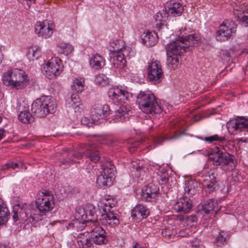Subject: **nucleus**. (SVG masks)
Segmentation results:
<instances>
[{"label":"nucleus","mask_w":248,"mask_h":248,"mask_svg":"<svg viewBox=\"0 0 248 248\" xmlns=\"http://www.w3.org/2000/svg\"><path fill=\"white\" fill-rule=\"evenodd\" d=\"M75 216V219L69 223V227L77 230H82L85 228L86 223L93 224L92 227L93 228L92 232L93 233V235L92 238L93 243L97 245L107 243L106 231L102 227L97 226L96 215L93 212H88L82 207H79L77 209Z\"/></svg>","instance_id":"1"},{"label":"nucleus","mask_w":248,"mask_h":248,"mask_svg":"<svg viewBox=\"0 0 248 248\" xmlns=\"http://www.w3.org/2000/svg\"><path fill=\"white\" fill-rule=\"evenodd\" d=\"M139 108L150 117L159 118L163 109L155 95L150 91L140 92L137 99Z\"/></svg>","instance_id":"2"},{"label":"nucleus","mask_w":248,"mask_h":248,"mask_svg":"<svg viewBox=\"0 0 248 248\" xmlns=\"http://www.w3.org/2000/svg\"><path fill=\"white\" fill-rule=\"evenodd\" d=\"M226 126L231 135H239L242 136L236 139L238 142H248V119L243 116H234L230 119Z\"/></svg>","instance_id":"3"},{"label":"nucleus","mask_w":248,"mask_h":248,"mask_svg":"<svg viewBox=\"0 0 248 248\" xmlns=\"http://www.w3.org/2000/svg\"><path fill=\"white\" fill-rule=\"evenodd\" d=\"M28 78V75L23 70L13 68L3 74L2 80L5 85L13 89L20 90L27 86Z\"/></svg>","instance_id":"4"},{"label":"nucleus","mask_w":248,"mask_h":248,"mask_svg":"<svg viewBox=\"0 0 248 248\" xmlns=\"http://www.w3.org/2000/svg\"><path fill=\"white\" fill-rule=\"evenodd\" d=\"M115 204L116 202L113 200L107 199L100 202L98 204L99 210L102 214L100 220L103 225L113 227L119 224L117 214H114L111 211Z\"/></svg>","instance_id":"5"},{"label":"nucleus","mask_w":248,"mask_h":248,"mask_svg":"<svg viewBox=\"0 0 248 248\" xmlns=\"http://www.w3.org/2000/svg\"><path fill=\"white\" fill-rule=\"evenodd\" d=\"M209 159L215 166H222L224 169L232 170L235 166L234 157L218 147H214L211 149Z\"/></svg>","instance_id":"6"},{"label":"nucleus","mask_w":248,"mask_h":248,"mask_svg":"<svg viewBox=\"0 0 248 248\" xmlns=\"http://www.w3.org/2000/svg\"><path fill=\"white\" fill-rule=\"evenodd\" d=\"M84 154L87 158L94 163L97 162L100 159V154L98 151L96 149V146L93 145H87L84 148V151L82 153L77 152L76 151L72 153V156L68 158V160H64L62 163L66 164H74L78 161L77 159H80L83 156Z\"/></svg>","instance_id":"7"},{"label":"nucleus","mask_w":248,"mask_h":248,"mask_svg":"<svg viewBox=\"0 0 248 248\" xmlns=\"http://www.w3.org/2000/svg\"><path fill=\"white\" fill-rule=\"evenodd\" d=\"M115 172L116 169L113 165L109 164L103 168L102 171L96 178V186L103 189L110 186L115 179Z\"/></svg>","instance_id":"8"},{"label":"nucleus","mask_w":248,"mask_h":248,"mask_svg":"<svg viewBox=\"0 0 248 248\" xmlns=\"http://www.w3.org/2000/svg\"><path fill=\"white\" fill-rule=\"evenodd\" d=\"M28 206L26 203H18L15 204L13 207L12 218L14 222L19 221L20 223L23 221L30 222V218H31L32 221L41 220L37 217H33L32 213L28 216Z\"/></svg>","instance_id":"9"},{"label":"nucleus","mask_w":248,"mask_h":248,"mask_svg":"<svg viewBox=\"0 0 248 248\" xmlns=\"http://www.w3.org/2000/svg\"><path fill=\"white\" fill-rule=\"evenodd\" d=\"M147 75L148 80L154 84H158L161 82L163 78L164 74L159 61L155 60L148 62Z\"/></svg>","instance_id":"10"},{"label":"nucleus","mask_w":248,"mask_h":248,"mask_svg":"<svg viewBox=\"0 0 248 248\" xmlns=\"http://www.w3.org/2000/svg\"><path fill=\"white\" fill-rule=\"evenodd\" d=\"M236 25L231 20L224 21L217 31L216 38L217 40L225 41L235 33Z\"/></svg>","instance_id":"11"},{"label":"nucleus","mask_w":248,"mask_h":248,"mask_svg":"<svg viewBox=\"0 0 248 248\" xmlns=\"http://www.w3.org/2000/svg\"><path fill=\"white\" fill-rule=\"evenodd\" d=\"M108 96L114 103H122L127 100L131 94L126 87L114 86L109 89Z\"/></svg>","instance_id":"12"},{"label":"nucleus","mask_w":248,"mask_h":248,"mask_svg":"<svg viewBox=\"0 0 248 248\" xmlns=\"http://www.w3.org/2000/svg\"><path fill=\"white\" fill-rule=\"evenodd\" d=\"M201 174L202 180L205 183L204 186L207 192L210 193L218 189L219 185L216 180V174L214 170H210L208 171L206 170H203Z\"/></svg>","instance_id":"13"},{"label":"nucleus","mask_w":248,"mask_h":248,"mask_svg":"<svg viewBox=\"0 0 248 248\" xmlns=\"http://www.w3.org/2000/svg\"><path fill=\"white\" fill-rule=\"evenodd\" d=\"M63 69L62 61L58 57H52L47 62V78L52 79L59 76Z\"/></svg>","instance_id":"14"},{"label":"nucleus","mask_w":248,"mask_h":248,"mask_svg":"<svg viewBox=\"0 0 248 248\" xmlns=\"http://www.w3.org/2000/svg\"><path fill=\"white\" fill-rule=\"evenodd\" d=\"M158 194V186L154 184H149L141 190L140 198L145 202H155L157 199Z\"/></svg>","instance_id":"15"},{"label":"nucleus","mask_w":248,"mask_h":248,"mask_svg":"<svg viewBox=\"0 0 248 248\" xmlns=\"http://www.w3.org/2000/svg\"><path fill=\"white\" fill-rule=\"evenodd\" d=\"M110 109L108 105H97L91 111V119L93 120L94 125L97 124L99 121L110 114Z\"/></svg>","instance_id":"16"},{"label":"nucleus","mask_w":248,"mask_h":248,"mask_svg":"<svg viewBox=\"0 0 248 248\" xmlns=\"http://www.w3.org/2000/svg\"><path fill=\"white\" fill-rule=\"evenodd\" d=\"M183 41H184V39L182 37L179 36L174 41L167 44L166 46L167 55L180 56L186 48Z\"/></svg>","instance_id":"17"},{"label":"nucleus","mask_w":248,"mask_h":248,"mask_svg":"<svg viewBox=\"0 0 248 248\" xmlns=\"http://www.w3.org/2000/svg\"><path fill=\"white\" fill-rule=\"evenodd\" d=\"M46 96H42L36 99L31 105V112L38 117L46 116Z\"/></svg>","instance_id":"18"},{"label":"nucleus","mask_w":248,"mask_h":248,"mask_svg":"<svg viewBox=\"0 0 248 248\" xmlns=\"http://www.w3.org/2000/svg\"><path fill=\"white\" fill-rule=\"evenodd\" d=\"M130 109L128 107L124 106L120 107L115 111L110 114V122L117 123L118 122H123L128 118L129 116Z\"/></svg>","instance_id":"19"},{"label":"nucleus","mask_w":248,"mask_h":248,"mask_svg":"<svg viewBox=\"0 0 248 248\" xmlns=\"http://www.w3.org/2000/svg\"><path fill=\"white\" fill-rule=\"evenodd\" d=\"M185 134L184 131L177 132L176 131H173L171 133L170 136H159L157 137H153L152 138V141L153 144V147L151 148H154L155 147L161 145L165 140H171L174 141L181 137Z\"/></svg>","instance_id":"20"},{"label":"nucleus","mask_w":248,"mask_h":248,"mask_svg":"<svg viewBox=\"0 0 248 248\" xmlns=\"http://www.w3.org/2000/svg\"><path fill=\"white\" fill-rule=\"evenodd\" d=\"M46 190H40L37 194L35 201L36 206L40 216H45L46 211Z\"/></svg>","instance_id":"21"},{"label":"nucleus","mask_w":248,"mask_h":248,"mask_svg":"<svg viewBox=\"0 0 248 248\" xmlns=\"http://www.w3.org/2000/svg\"><path fill=\"white\" fill-rule=\"evenodd\" d=\"M74 237L77 240L79 248H93V247L92 237L88 232H80L76 236H74Z\"/></svg>","instance_id":"22"},{"label":"nucleus","mask_w":248,"mask_h":248,"mask_svg":"<svg viewBox=\"0 0 248 248\" xmlns=\"http://www.w3.org/2000/svg\"><path fill=\"white\" fill-rule=\"evenodd\" d=\"M234 13L241 24L248 26V7L244 5L239 6L236 4L234 7Z\"/></svg>","instance_id":"23"},{"label":"nucleus","mask_w":248,"mask_h":248,"mask_svg":"<svg viewBox=\"0 0 248 248\" xmlns=\"http://www.w3.org/2000/svg\"><path fill=\"white\" fill-rule=\"evenodd\" d=\"M192 207V202L186 196L180 198L173 205V209L177 212L186 213Z\"/></svg>","instance_id":"24"},{"label":"nucleus","mask_w":248,"mask_h":248,"mask_svg":"<svg viewBox=\"0 0 248 248\" xmlns=\"http://www.w3.org/2000/svg\"><path fill=\"white\" fill-rule=\"evenodd\" d=\"M140 38L144 45L150 46H155L158 40L157 34L155 31L149 30L144 31L140 35Z\"/></svg>","instance_id":"25"},{"label":"nucleus","mask_w":248,"mask_h":248,"mask_svg":"<svg viewBox=\"0 0 248 248\" xmlns=\"http://www.w3.org/2000/svg\"><path fill=\"white\" fill-rule=\"evenodd\" d=\"M108 48L110 52L114 54L118 53V52H124V53H130V51H131L130 47L125 46L124 42L121 39H117L110 42Z\"/></svg>","instance_id":"26"},{"label":"nucleus","mask_w":248,"mask_h":248,"mask_svg":"<svg viewBox=\"0 0 248 248\" xmlns=\"http://www.w3.org/2000/svg\"><path fill=\"white\" fill-rule=\"evenodd\" d=\"M134 52L133 51H130V53L126 52L124 53V52H119L113 54V64L114 67L117 69H121L124 67L126 63V60L125 56L126 55L128 57H131L134 56Z\"/></svg>","instance_id":"27"},{"label":"nucleus","mask_w":248,"mask_h":248,"mask_svg":"<svg viewBox=\"0 0 248 248\" xmlns=\"http://www.w3.org/2000/svg\"><path fill=\"white\" fill-rule=\"evenodd\" d=\"M167 5L168 14L172 16H179L183 12V6L179 2L171 0L167 3Z\"/></svg>","instance_id":"28"},{"label":"nucleus","mask_w":248,"mask_h":248,"mask_svg":"<svg viewBox=\"0 0 248 248\" xmlns=\"http://www.w3.org/2000/svg\"><path fill=\"white\" fill-rule=\"evenodd\" d=\"M149 214L147 207L142 204L136 205L131 211V217L134 219H141L146 218Z\"/></svg>","instance_id":"29"},{"label":"nucleus","mask_w":248,"mask_h":248,"mask_svg":"<svg viewBox=\"0 0 248 248\" xmlns=\"http://www.w3.org/2000/svg\"><path fill=\"white\" fill-rule=\"evenodd\" d=\"M177 233V230L174 225L167 223L162 226L161 234L167 240L174 241Z\"/></svg>","instance_id":"30"},{"label":"nucleus","mask_w":248,"mask_h":248,"mask_svg":"<svg viewBox=\"0 0 248 248\" xmlns=\"http://www.w3.org/2000/svg\"><path fill=\"white\" fill-rule=\"evenodd\" d=\"M132 168V171H135V175L136 177L140 178V180H143L145 178L147 168L142 166V162L139 160L134 161L131 163Z\"/></svg>","instance_id":"31"},{"label":"nucleus","mask_w":248,"mask_h":248,"mask_svg":"<svg viewBox=\"0 0 248 248\" xmlns=\"http://www.w3.org/2000/svg\"><path fill=\"white\" fill-rule=\"evenodd\" d=\"M199 184L195 180H189L185 182L184 186L185 194L191 197L195 195L198 188H200Z\"/></svg>","instance_id":"32"},{"label":"nucleus","mask_w":248,"mask_h":248,"mask_svg":"<svg viewBox=\"0 0 248 248\" xmlns=\"http://www.w3.org/2000/svg\"><path fill=\"white\" fill-rule=\"evenodd\" d=\"M90 66L94 69H100L105 64L104 58L97 53L93 55L89 59Z\"/></svg>","instance_id":"33"},{"label":"nucleus","mask_w":248,"mask_h":248,"mask_svg":"<svg viewBox=\"0 0 248 248\" xmlns=\"http://www.w3.org/2000/svg\"><path fill=\"white\" fill-rule=\"evenodd\" d=\"M218 210L217 201L215 199H210L204 202L201 205V211L206 214H210L211 212Z\"/></svg>","instance_id":"34"},{"label":"nucleus","mask_w":248,"mask_h":248,"mask_svg":"<svg viewBox=\"0 0 248 248\" xmlns=\"http://www.w3.org/2000/svg\"><path fill=\"white\" fill-rule=\"evenodd\" d=\"M74 46L70 44L62 42L57 45V50L60 54L67 56L74 51Z\"/></svg>","instance_id":"35"},{"label":"nucleus","mask_w":248,"mask_h":248,"mask_svg":"<svg viewBox=\"0 0 248 248\" xmlns=\"http://www.w3.org/2000/svg\"><path fill=\"white\" fill-rule=\"evenodd\" d=\"M67 101H68L69 107H72L74 109L75 112L80 113L82 110L83 106L80 103L79 97L78 94H72L70 99Z\"/></svg>","instance_id":"36"},{"label":"nucleus","mask_w":248,"mask_h":248,"mask_svg":"<svg viewBox=\"0 0 248 248\" xmlns=\"http://www.w3.org/2000/svg\"><path fill=\"white\" fill-rule=\"evenodd\" d=\"M168 13L163 10L159 11L154 16L156 26L159 29L165 28V22L168 19Z\"/></svg>","instance_id":"37"},{"label":"nucleus","mask_w":248,"mask_h":248,"mask_svg":"<svg viewBox=\"0 0 248 248\" xmlns=\"http://www.w3.org/2000/svg\"><path fill=\"white\" fill-rule=\"evenodd\" d=\"M26 56L30 62H34L41 56V49L37 46H31L28 48Z\"/></svg>","instance_id":"38"},{"label":"nucleus","mask_w":248,"mask_h":248,"mask_svg":"<svg viewBox=\"0 0 248 248\" xmlns=\"http://www.w3.org/2000/svg\"><path fill=\"white\" fill-rule=\"evenodd\" d=\"M10 212L2 199L0 198V225L4 224L8 220Z\"/></svg>","instance_id":"39"},{"label":"nucleus","mask_w":248,"mask_h":248,"mask_svg":"<svg viewBox=\"0 0 248 248\" xmlns=\"http://www.w3.org/2000/svg\"><path fill=\"white\" fill-rule=\"evenodd\" d=\"M34 31L36 34L39 37H46V20L42 21H37L35 25Z\"/></svg>","instance_id":"40"},{"label":"nucleus","mask_w":248,"mask_h":248,"mask_svg":"<svg viewBox=\"0 0 248 248\" xmlns=\"http://www.w3.org/2000/svg\"><path fill=\"white\" fill-rule=\"evenodd\" d=\"M182 37L184 39V45L186 48L190 46H196L199 42L198 36L196 34H189L185 38Z\"/></svg>","instance_id":"41"},{"label":"nucleus","mask_w":248,"mask_h":248,"mask_svg":"<svg viewBox=\"0 0 248 248\" xmlns=\"http://www.w3.org/2000/svg\"><path fill=\"white\" fill-rule=\"evenodd\" d=\"M71 86L73 91L78 93L81 92L84 89V78H76L73 80Z\"/></svg>","instance_id":"42"},{"label":"nucleus","mask_w":248,"mask_h":248,"mask_svg":"<svg viewBox=\"0 0 248 248\" xmlns=\"http://www.w3.org/2000/svg\"><path fill=\"white\" fill-rule=\"evenodd\" d=\"M19 120L24 124H30L34 121V117L28 110H24L20 112L18 114Z\"/></svg>","instance_id":"43"},{"label":"nucleus","mask_w":248,"mask_h":248,"mask_svg":"<svg viewBox=\"0 0 248 248\" xmlns=\"http://www.w3.org/2000/svg\"><path fill=\"white\" fill-rule=\"evenodd\" d=\"M157 174V180L160 184L163 185L167 183L169 179V175L166 169L163 167H159Z\"/></svg>","instance_id":"44"},{"label":"nucleus","mask_w":248,"mask_h":248,"mask_svg":"<svg viewBox=\"0 0 248 248\" xmlns=\"http://www.w3.org/2000/svg\"><path fill=\"white\" fill-rule=\"evenodd\" d=\"M227 234L224 231H220L217 235L214 242L217 246L221 247L226 243L227 240Z\"/></svg>","instance_id":"45"},{"label":"nucleus","mask_w":248,"mask_h":248,"mask_svg":"<svg viewBox=\"0 0 248 248\" xmlns=\"http://www.w3.org/2000/svg\"><path fill=\"white\" fill-rule=\"evenodd\" d=\"M180 56L173 55H167V63L170 66V69L176 68L179 62Z\"/></svg>","instance_id":"46"},{"label":"nucleus","mask_w":248,"mask_h":248,"mask_svg":"<svg viewBox=\"0 0 248 248\" xmlns=\"http://www.w3.org/2000/svg\"><path fill=\"white\" fill-rule=\"evenodd\" d=\"M94 80L96 84L101 86L108 85L110 81L109 78L103 74H99L96 76Z\"/></svg>","instance_id":"47"},{"label":"nucleus","mask_w":248,"mask_h":248,"mask_svg":"<svg viewBox=\"0 0 248 248\" xmlns=\"http://www.w3.org/2000/svg\"><path fill=\"white\" fill-rule=\"evenodd\" d=\"M204 140L208 143H211L214 141H218L222 143L226 140V137L225 136H219L217 134H215L205 137Z\"/></svg>","instance_id":"48"},{"label":"nucleus","mask_w":248,"mask_h":248,"mask_svg":"<svg viewBox=\"0 0 248 248\" xmlns=\"http://www.w3.org/2000/svg\"><path fill=\"white\" fill-rule=\"evenodd\" d=\"M57 107L56 100L52 97L49 98V102L47 103V113H54L56 110Z\"/></svg>","instance_id":"49"},{"label":"nucleus","mask_w":248,"mask_h":248,"mask_svg":"<svg viewBox=\"0 0 248 248\" xmlns=\"http://www.w3.org/2000/svg\"><path fill=\"white\" fill-rule=\"evenodd\" d=\"M125 144H126L127 148L131 153L134 152L140 144L139 142L135 141L133 139L128 140Z\"/></svg>","instance_id":"50"},{"label":"nucleus","mask_w":248,"mask_h":248,"mask_svg":"<svg viewBox=\"0 0 248 248\" xmlns=\"http://www.w3.org/2000/svg\"><path fill=\"white\" fill-rule=\"evenodd\" d=\"M55 206V201L53 195L47 191V212L52 210Z\"/></svg>","instance_id":"51"},{"label":"nucleus","mask_w":248,"mask_h":248,"mask_svg":"<svg viewBox=\"0 0 248 248\" xmlns=\"http://www.w3.org/2000/svg\"><path fill=\"white\" fill-rule=\"evenodd\" d=\"M55 28V26L52 21L47 22V37H50L52 35Z\"/></svg>","instance_id":"52"},{"label":"nucleus","mask_w":248,"mask_h":248,"mask_svg":"<svg viewBox=\"0 0 248 248\" xmlns=\"http://www.w3.org/2000/svg\"><path fill=\"white\" fill-rule=\"evenodd\" d=\"M92 122H91L88 118L85 117L82 118L81 123L82 124L86 125L89 127L92 126L93 124H94L93 120L92 119Z\"/></svg>","instance_id":"53"},{"label":"nucleus","mask_w":248,"mask_h":248,"mask_svg":"<svg viewBox=\"0 0 248 248\" xmlns=\"http://www.w3.org/2000/svg\"><path fill=\"white\" fill-rule=\"evenodd\" d=\"M6 168H12L14 170L16 168H18V164L17 163H14L12 161H9L5 165Z\"/></svg>","instance_id":"54"},{"label":"nucleus","mask_w":248,"mask_h":248,"mask_svg":"<svg viewBox=\"0 0 248 248\" xmlns=\"http://www.w3.org/2000/svg\"><path fill=\"white\" fill-rule=\"evenodd\" d=\"M197 221V217L196 216H189L186 219V222L187 224H189L190 225H193V224H191V223L196 222Z\"/></svg>","instance_id":"55"},{"label":"nucleus","mask_w":248,"mask_h":248,"mask_svg":"<svg viewBox=\"0 0 248 248\" xmlns=\"http://www.w3.org/2000/svg\"><path fill=\"white\" fill-rule=\"evenodd\" d=\"M6 134V132L4 129L0 128V140L2 139Z\"/></svg>","instance_id":"56"},{"label":"nucleus","mask_w":248,"mask_h":248,"mask_svg":"<svg viewBox=\"0 0 248 248\" xmlns=\"http://www.w3.org/2000/svg\"><path fill=\"white\" fill-rule=\"evenodd\" d=\"M46 64L44 63L42 64L41 68V71L43 73V74L45 76L46 74Z\"/></svg>","instance_id":"57"},{"label":"nucleus","mask_w":248,"mask_h":248,"mask_svg":"<svg viewBox=\"0 0 248 248\" xmlns=\"http://www.w3.org/2000/svg\"><path fill=\"white\" fill-rule=\"evenodd\" d=\"M19 1L23 4H25V2H26V3L27 5L30 4L31 2L32 1H29L28 0H19Z\"/></svg>","instance_id":"58"},{"label":"nucleus","mask_w":248,"mask_h":248,"mask_svg":"<svg viewBox=\"0 0 248 248\" xmlns=\"http://www.w3.org/2000/svg\"><path fill=\"white\" fill-rule=\"evenodd\" d=\"M242 56H244L247 58V59H248V52L246 51H243L241 54Z\"/></svg>","instance_id":"59"},{"label":"nucleus","mask_w":248,"mask_h":248,"mask_svg":"<svg viewBox=\"0 0 248 248\" xmlns=\"http://www.w3.org/2000/svg\"><path fill=\"white\" fill-rule=\"evenodd\" d=\"M99 142L101 144H106V141L104 140V138L103 137L100 138Z\"/></svg>","instance_id":"60"},{"label":"nucleus","mask_w":248,"mask_h":248,"mask_svg":"<svg viewBox=\"0 0 248 248\" xmlns=\"http://www.w3.org/2000/svg\"><path fill=\"white\" fill-rule=\"evenodd\" d=\"M186 235L185 233H184L183 231H180L179 232L178 236L184 237Z\"/></svg>","instance_id":"61"},{"label":"nucleus","mask_w":248,"mask_h":248,"mask_svg":"<svg viewBox=\"0 0 248 248\" xmlns=\"http://www.w3.org/2000/svg\"><path fill=\"white\" fill-rule=\"evenodd\" d=\"M0 248H10L7 246H0Z\"/></svg>","instance_id":"62"}]
</instances>
